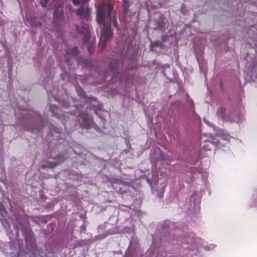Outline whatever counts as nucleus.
Segmentation results:
<instances>
[{
	"mask_svg": "<svg viewBox=\"0 0 257 257\" xmlns=\"http://www.w3.org/2000/svg\"><path fill=\"white\" fill-rule=\"evenodd\" d=\"M96 17L98 23H104L99 40V46L103 49L107 41L112 37L109 24L112 22L115 27L117 26L116 15L110 2H103L99 5L97 8Z\"/></svg>",
	"mask_w": 257,
	"mask_h": 257,
	"instance_id": "nucleus-1",
	"label": "nucleus"
},
{
	"mask_svg": "<svg viewBox=\"0 0 257 257\" xmlns=\"http://www.w3.org/2000/svg\"><path fill=\"white\" fill-rule=\"evenodd\" d=\"M177 239L179 244L182 246V249L185 251L184 254L186 255L192 256L197 254L200 247L206 250H211L216 246L215 244H204L202 239L196 237L193 233L177 238Z\"/></svg>",
	"mask_w": 257,
	"mask_h": 257,
	"instance_id": "nucleus-2",
	"label": "nucleus"
},
{
	"mask_svg": "<svg viewBox=\"0 0 257 257\" xmlns=\"http://www.w3.org/2000/svg\"><path fill=\"white\" fill-rule=\"evenodd\" d=\"M210 139L206 141L205 144L203 146L202 149L204 151H209L211 149V146H213L219 148L224 146L221 142L225 141L228 142L231 138L230 136L225 132L219 130L215 134V137H213L211 134L209 135Z\"/></svg>",
	"mask_w": 257,
	"mask_h": 257,
	"instance_id": "nucleus-3",
	"label": "nucleus"
},
{
	"mask_svg": "<svg viewBox=\"0 0 257 257\" xmlns=\"http://www.w3.org/2000/svg\"><path fill=\"white\" fill-rule=\"evenodd\" d=\"M50 110L52 114L61 119L62 123L64 124L65 128H68V123L73 119L74 115L71 113H69L67 112H65L64 113L60 114L59 112L61 110L55 104H51L50 105Z\"/></svg>",
	"mask_w": 257,
	"mask_h": 257,
	"instance_id": "nucleus-4",
	"label": "nucleus"
},
{
	"mask_svg": "<svg viewBox=\"0 0 257 257\" xmlns=\"http://www.w3.org/2000/svg\"><path fill=\"white\" fill-rule=\"evenodd\" d=\"M77 112H75V114ZM77 119L79 124L82 127L89 128L93 124L92 118L85 113H78Z\"/></svg>",
	"mask_w": 257,
	"mask_h": 257,
	"instance_id": "nucleus-5",
	"label": "nucleus"
},
{
	"mask_svg": "<svg viewBox=\"0 0 257 257\" xmlns=\"http://www.w3.org/2000/svg\"><path fill=\"white\" fill-rule=\"evenodd\" d=\"M116 65H114L113 62H112L109 65V71L108 72V75L106 76V78L108 77V75H110L112 76L113 79L115 78L116 79H120L121 81L125 80V78H123L121 76L119 72V62H115Z\"/></svg>",
	"mask_w": 257,
	"mask_h": 257,
	"instance_id": "nucleus-6",
	"label": "nucleus"
},
{
	"mask_svg": "<svg viewBox=\"0 0 257 257\" xmlns=\"http://www.w3.org/2000/svg\"><path fill=\"white\" fill-rule=\"evenodd\" d=\"M64 0H53L56 8L54 10V17L56 19L63 18V11L62 6L64 5Z\"/></svg>",
	"mask_w": 257,
	"mask_h": 257,
	"instance_id": "nucleus-7",
	"label": "nucleus"
},
{
	"mask_svg": "<svg viewBox=\"0 0 257 257\" xmlns=\"http://www.w3.org/2000/svg\"><path fill=\"white\" fill-rule=\"evenodd\" d=\"M123 1V16L121 18L122 21L125 23L124 28L127 27V23H130L133 20V16H131L130 12L128 9V4L127 0Z\"/></svg>",
	"mask_w": 257,
	"mask_h": 257,
	"instance_id": "nucleus-8",
	"label": "nucleus"
},
{
	"mask_svg": "<svg viewBox=\"0 0 257 257\" xmlns=\"http://www.w3.org/2000/svg\"><path fill=\"white\" fill-rule=\"evenodd\" d=\"M76 30L79 33L83 35V41L86 43L90 39V33L88 26L87 24H81V26H76Z\"/></svg>",
	"mask_w": 257,
	"mask_h": 257,
	"instance_id": "nucleus-9",
	"label": "nucleus"
},
{
	"mask_svg": "<svg viewBox=\"0 0 257 257\" xmlns=\"http://www.w3.org/2000/svg\"><path fill=\"white\" fill-rule=\"evenodd\" d=\"M216 114L219 118L224 120L235 121L237 123L240 121L238 118H230V116L226 115L225 108L223 106H220L217 109Z\"/></svg>",
	"mask_w": 257,
	"mask_h": 257,
	"instance_id": "nucleus-10",
	"label": "nucleus"
},
{
	"mask_svg": "<svg viewBox=\"0 0 257 257\" xmlns=\"http://www.w3.org/2000/svg\"><path fill=\"white\" fill-rule=\"evenodd\" d=\"M76 14L81 19H88L90 14L89 9L88 8L81 7L76 11Z\"/></svg>",
	"mask_w": 257,
	"mask_h": 257,
	"instance_id": "nucleus-11",
	"label": "nucleus"
},
{
	"mask_svg": "<svg viewBox=\"0 0 257 257\" xmlns=\"http://www.w3.org/2000/svg\"><path fill=\"white\" fill-rule=\"evenodd\" d=\"M248 203L251 207L257 206V191L253 193Z\"/></svg>",
	"mask_w": 257,
	"mask_h": 257,
	"instance_id": "nucleus-12",
	"label": "nucleus"
},
{
	"mask_svg": "<svg viewBox=\"0 0 257 257\" xmlns=\"http://www.w3.org/2000/svg\"><path fill=\"white\" fill-rule=\"evenodd\" d=\"M165 186L164 185H163L162 186L161 189L159 190H158L157 189H153V190H152L153 193V194H154L155 195H156L158 197H161L163 196V194L164 193V191L165 190Z\"/></svg>",
	"mask_w": 257,
	"mask_h": 257,
	"instance_id": "nucleus-13",
	"label": "nucleus"
},
{
	"mask_svg": "<svg viewBox=\"0 0 257 257\" xmlns=\"http://www.w3.org/2000/svg\"><path fill=\"white\" fill-rule=\"evenodd\" d=\"M70 55H75L78 53V48L74 47L71 51L67 52Z\"/></svg>",
	"mask_w": 257,
	"mask_h": 257,
	"instance_id": "nucleus-14",
	"label": "nucleus"
},
{
	"mask_svg": "<svg viewBox=\"0 0 257 257\" xmlns=\"http://www.w3.org/2000/svg\"><path fill=\"white\" fill-rule=\"evenodd\" d=\"M76 90L79 96H83L84 95V91L83 89L79 87H76Z\"/></svg>",
	"mask_w": 257,
	"mask_h": 257,
	"instance_id": "nucleus-15",
	"label": "nucleus"
},
{
	"mask_svg": "<svg viewBox=\"0 0 257 257\" xmlns=\"http://www.w3.org/2000/svg\"><path fill=\"white\" fill-rule=\"evenodd\" d=\"M94 50V45L92 43L88 46V51L89 53H91L93 52Z\"/></svg>",
	"mask_w": 257,
	"mask_h": 257,
	"instance_id": "nucleus-16",
	"label": "nucleus"
},
{
	"mask_svg": "<svg viewBox=\"0 0 257 257\" xmlns=\"http://www.w3.org/2000/svg\"><path fill=\"white\" fill-rule=\"evenodd\" d=\"M49 0H40L41 5L43 7L47 6V4Z\"/></svg>",
	"mask_w": 257,
	"mask_h": 257,
	"instance_id": "nucleus-17",
	"label": "nucleus"
},
{
	"mask_svg": "<svg viewBox=\"0 0 257 257\" xmlns=\"http://www.w3.org/2000/svg\"><path fill=\"white\" fill-rule=\"evenodd\" d=\"M161 159L163 160H167L168 159V156L163 154L161 152H160Z\"/></svg>",
	"mask_w": 257,
	"mask_h": 257,
	"instance_id": "nucleus-18",
	"label": "nucleus"
},
{
	"mask_svg": "<svg viewBox=\"0 0 257 257\" xmlns=\"http://www.w3.org/2000/svg\"><path fill=\"white\" fill-rule=\"evenodd\" d=\"M186 98H187V99H188V101L189 104L190 105V106H191L192 108H193V107H194V104H193V102L192 100V99H189V96H188V94H186Z\"/></svg>",
	"mask_w": 257,
	"mask_h": 257,
	"instance_id": "nucleus-19",
	"label": "nucleus"
},
{
	"mask_svg": "<svg viewBox=\"0 0 257 257\" xmlns=\"http://www.w3.org/2000/svg\"><path fill=\"white\" fill-rule=\"evenodd\" d=\"M51 163L52 164L50 166L51 168H53L58 164V163L56 161H53Z\"/></svg>",
	"mask_w": 257,
	"mask_h": 257,
	"instance_id": "nucleus-20",
	"label": "nucleus"
},
{
	"mask_svg": "<svg viewBox=\"0 0 257 257\" xmlns=\"http://www.w3.org/2000/svg\"><path fill=\"white\" fill-rule=\"evenodd\" d=\"M72 1L75 5H78L79 4V0H72Z\"/></svg>",
	"mask_w": 257,
	"mask_h": 257,
	"instance_id": "nucleus-21",
	"label": "nucleus"
},
{
	"mask_svg": "<svg viewBox=\"0 0 257 257\" xmlns=\"http://www.w3.org/2000/svg\"><path fill=\"white\" fill-rule=\"evenodd\" d=\"M161 175L164 178H166L167 176V173L166 172H160Z\"/></svg>",
	"mask_w": 257,
	"mask_h": 257,
	"instance_id": "nucleus-22",
	"label": "nucleus"
},
{
	"mask_svg": "<svg viewBox=\"0 0 257 257\" xmlns=\"http://www.w3.org/2000/svg\"><path fill=\"white\" fill-rule=\"evenodd\" d=\"M53 130L55 133H59L60 132V130L57 127H54Z\"/></svg>",
	"mask_w": 257,
	"mask_h": 257,
	"instance_id": "nucleus-23",
	"label": "nucleus"
},
{
	"mask_svg": "<svg viewBox=\"0 0 257 257\" xmlns=\"http://www.w3.org/2000/svg\"><path fill=\"white\" fill-rule=\"evenodd\" d=\"M204 121L205 123H206L207 124H208V125H211V124L208 121H207L206 119H204Z\"/></svg>",
	"mask_w": 257,
	"mask_h": 257,
	"instance_id": "nucleus-24",
	"label": "nucleus"
},
{
	"mask_svg": "<svg viewBox=\"0 0 257 257\" xmlns=\"http://www.w3.org/2000/svg\"><path fill=\"white\" fill-rule=\"evenodd\" d=\"M169 66H169V64H165V65H164V68H167V67H169Z\"/></svg>",
	"mask_w": 257,
	"mask_h": 257,
	"instance_id": "nucleus-25",
	"label": "nucleus"
},
{
	"mask_svg": "<svg viewBox=\"0 0 257 257\" xmlns=\"http://www.w3.org/2000/svg\"><path fill=\"white\" fill-rule=\"evenodd\" d=\"M3 208H4L3 206L0 204V211L3 210Z\"/></svg>",
	"mask_w": 257,
	"mask_h": 257,
	"instance_id": "nucleus-26",
	"label": "nucleus"
},
{
	"mask_svg": "<svg viewBox=\"0 0 257 257\" xmlns=\"http://www.w3.org/2000/svg\"><path fill=\"white\" fill-rule=\"evenodd\" d=\"M83 2H87L89 0H81Z\"/></svg>",
	"mask_w": 257,
	"mask_h": 257,
	"instance_id": "nucleus-27",
	"label": "nucleus"
},
{
	"mask_svg": "<svg viewBox=\"0 0 257 257\" xmlns=\"http://www.w3.org/2000/svg\"><path fill=\"white\" fill-rule=\"evenodd\" d=\"M101 117V118L102 119V121H103V120H104V118L101 117Z\"/></svg>",
	"mask_w": 257,
	"mask_h": 257,
	"instance_id": "nucleus-28",
	"label": "nucleus"
},
{
	"mask_svg": "<svg viewBox=\"0 0 257 257\" xmlns=\"http://www.w3.org/2000/svg\"><path fill=\"white\" fill-rule=\"evenodd\" d=\"M157 257H160V255L159 254H157Z\"/></svg>",
	"mask_w": 257,
	"mask_h": 257,
	"instance_id": "nucleus-29",
	"label": "nucleus"
},
{
	"mask_svg": "<svg viewBox=\"0 0 257 257\" xmlns=\"http://www.w3.org/2000/svg\"><path fill=\"white\" fill-rule=\"evenodd\" d=\"M153 45H155V43L152 44V45H151V46H153Z\"/></svg>",
	"mask_w": 257,
	"mask_h": 257,
	"instance_id": "nucleus-30",
	"label": "nucleus"
},
{
	"mask_svg": "<svg viewBox=\"0 0 257 257\" xmlns=\"http://www.w3.org/2000/svg\"><path fill=\"white\" fill-rule=\"evenodd\" d=\"M96 113L97 114L99 115L98 111H96Z\"/></svg>",
	"mask_w": 257,
	"mask_h": 257,
	"instance_id": "nucleus-31",
	"label": "nucleus"
}]
</instances>
